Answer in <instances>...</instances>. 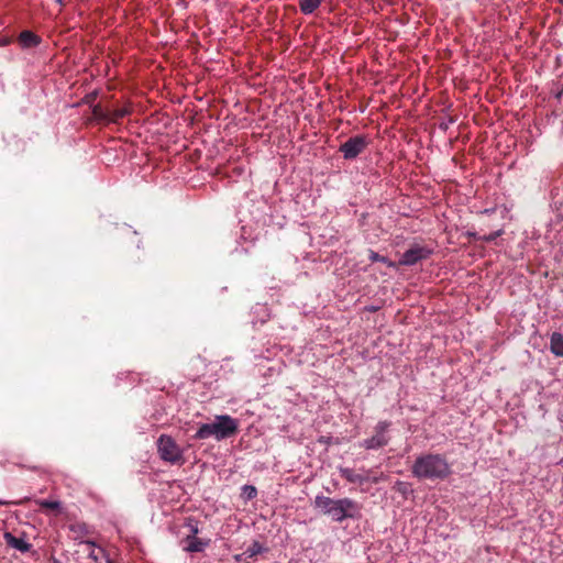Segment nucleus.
Here are the masks:
<instances>
[{
	"label": "nucleus",
	"instance_id": "f3484780",
	"mask_svg": "<svg viewBox=\"0 0 563 563\" xmlns=\"http://www.w3.org/2000/svg\"><path fill=\"white\" fill-rule=\"evenodd\" d=\"M501 234H503V230H497V231L492 232V233H489L487 235L478 236L477 239L483 241V242H487L488 243V242L495 241Z\"/></svg>",
	"mask_w": 563,
	"mask_h": 563
},
{
	"label": "nucleus",
	"instance_id": "412c9836",
	"mask_svg": "<svg viewBox=\"0 0 563 563\" xmlns=\"http://www.w3.org/2000/svg\"><path fill=\"white\" fill-rule=\"evenodd\" d=\"M244 490L247 493L249 498H254L257 494L256 488L254 486L246 485L244 486Z\"/></svg>",
	"mask_w": 563,
	"mask_h": 563
},
{
	"label": "nucleus",
	"instance_id": "9b49d317",
	"mask_svg": "<svg viewBox=\"0 0 563 563\" xmlns=\"http://www.w3.org/2000/svg\"><path fill=\"white\" fill-rule=\"evenodd\" d=\"M18 41L23 48H31L37 46L41 38L31 31H23L20 33Z\"/></svg>",
	"mask_w": 563,
	"mask_h": 563
},
{
	"label": "nucleus",
	"instance_id": "2eb2a0df",
	"mask_svg": "<svg viewBox=\"0 0 563 563\" xmlns=\"http://www.w3.org/2000/svg\"><path fill=\"white\" fill-rule=\"evenodd\" d=\"M130 113L129 109L123 107V108H118V109H114L111 114H110V120L112 122H118L119 120L125 118L128 114Z\"/></svg>",
	"mask_w": 563,
	"mask_h": 563
},
{
	"label": "nucleus",
	"instance_id": "4468645a",
	"mask_svg": "<svg viewBox=\"0 0 563 563\" xmlns=\"http://www.w3.org/2000/svg\"><path fill=\"white\" fill-rule=\"evenodd\" d=\"M323 0H298L299 9L303 14L313 13Z\"/></svg>",
	"mask_w": 563,
	"mask_h": 563
},
{
	"label": "nucleus",
	"instance_id": "dca6fc26",
	"mask_svg": "<svg viewBox=\"0 0 563 563\" xmlns=\"http://www.w3.org/2000/svg\"><path fill=\"white\" fill-rule=\"evenodd\" d=\"M263 551H264L263 545L260 542L254 541L247 548V550L245 551V554H247L249 558H253V556H256L257 554H261Z\"/></svg>",
	"mask_w": 563,
	"mask_h": 563
},
{
	"label": "nucleus",
	"instance_id": "f8f14e48",
	"mask_svg": "<svg viewBox=\"0 0 563 563\" xmlns=\"http://www.w3.org/2000/svg\"><path fill=\"white\" fill-rule=\"evenodd\" d=\"M387 444H388V438L386 437V434L375 433V435H373L372 438L366 439L364 441L363 446L367 450H375V449L383 448Z\"/></svg>",
	"mask_w": 563,
	"mask_h": 563
},
{
	"label": "nucleus",
	"instance_id": "b1692460",
	"mask_svg": "<svg viewBox=\"0 0 563 563\" xmlns=\"http://www.w3.org/2000/svg\"><path fill=\"white\" fill-rule=\"evenodd\" d=\"M4 504H5L4 501L0 500V506H2V505H4Z\"/></svg>",
	"mask_w": 563,
	"mask_h": 563
},
{
	"label": "nucleus",
	"instance_id": "7ed1b4c3",
	"mask_svg": "<svg viewBox=\"0 0 563 563\" xmlns=\"http://www.w3.org/2000/svg\"><path fill=\"white\" fill-rule=\"evenodd\" d=\"M238 432V420L229 415H220L216 416L213 422L201 424L194 435V439L205 440L210 437H214L216 440L221 441L234 437Z\"/></svg>",
	"mask_w": 563,
	"mask_h": 563
},
{
	"label": "nucleus",
	"instance_id": "423d86ee",
	"mask_svg": "<svg viewBox=\"0 0 563 563\" xmlns=\"http://www.w3.org/2000/svg\"><path fill=\"white\" fill-rule=\"evenodd\" d=\"M431 253L430 249L415 244L401 255L398 264L401 266H412L420 261L427 260Z\"/></svg>",
	"mask_w": 563,
	"mask_h": 563
},
{
	"label": "nucleus",
	"instance_id": "0eeeda50",
	"mask_svg": "<svg viewBox=\"0 0 563 563\" xmlns=\"http://www.w3.org/2000/svg\"><path fill=\"white\" fill-rule=\"evenodd\" d=\"M189 534L181 541L186 552H202L209 544V540L197 538L199 529L197 526H189Z\"/></svg>",
	"mask_w": 563,
	"mask_h": 563
},
{
	"label": "nucleus",
	"instance_id": "5701e85b",
	"mask_svg": "<svg viewBox=\"0 0 563 563\" xmlns=\"http://www.w3.org/2000/svg\"><path fill=\"white\" fill-rule=\"evenodd\" d=\"M53 563H62V562H59L58 560H56V559H55V560L53 561Z\"/></svg>",
	"mask_w": 563,
	"mask_h": 563
},
{
	"label": "nucleus",
	"instance_id": "f257e3e1",
	"mask_svg": "<svg viewBox=\"0 0 563 563\" xmlns=\"http://www.w3.org/2000/svg\"><path fill=\"white\" fill-rule=\"evenodd\" d=\"M411 473L418 479L442 481L451 474V467L445 456L428 453L416 459Z\"/></svg>",
	"mask_w": 563,
	"mask_h": 563
},
{
	"label": "nucleus",
	"instance_id": "f03ea898",
	"mask_svg": "<svg viewBox=\"0 0 563 563\" xmlns=\"http://www.w3.org/2000/svg\"><path fill=\"white\" fill-rule=\"evenodd\" d=\"M314 507L335 522H342L345 519H355L360 516L361 510L358 503L347 497L332 499L327 496H317Z\"/></svg>",
	"mask_w": 563,
	"mask_h": 563
},
{
	"label": "nucleus",
	"instance_id": "a211bd4d",
	"mask_svg": "<svg viewBox=\"0 0 563 563\" xmlns=\"http://www.w3.org/2000/svg\"><path fill=\"white\" fill-rule=\"evenodd\" d=\"M368 258L373 263L374 262H382V263H387L389 266H394V264L389 263L385 256H382V255H379L378 253H376L374 251H371Z\"/></svg>",
	"mask_w": 563,
	"mask_h": 563
},
{
	"label": "nucleus",
	"instance_id": "393cba45",
	"mask_svg": "<svg viewBox=\"0 0 563 563\" xmlns=\"http://www.w3.org/2000/svg\"><path fill=\"white\" fill-rule=\"evenodd\" d=\"M107 563H113V562H112L111 560H109V559H108V560H107Z\"/></svg>",
	"mask_w": 563,
	"mask_h": 563
},
{
	"label": "nucleus",
	"instance_id": "6e6552de",
	"mask_svg": "<svg viewBox=\"0 0 563 563\" xmlns=\"http://www.w3.org/2000/svg\"><path fill=\"white\" fill-rule=\"evenodd\" d=\"M341 477L345 478L347 482L353 484H364L365 482L372 481L373 483H378V477H369V472L365 475L361 473H356L354 470L349 467H340L339 468Z\"/></svg>",
	"mask_w": 563,
	"mask_h": 563
},
{
	"label": "nucleus",
	"instance_id": "20e7f679",
	"mask_svg": "<svg viewBox=\"0 0 563 563\" xmlns=\"http://www.w3.org/2000/svg\"><path fill=\"white\" fill-rule=\"evenodd\" d=\"M157 450L161 459L166 462L179 464L184 461L181 449L170 435L162 434L158 438Z\"/></svg>",
	"mask_w": 563,
	"mask_h": 563
},
{
	"label": "nucleus",
	"instance_id": "ddd939ff",
	"mask_svg": "<svg viewBox=\"0 0 563 563\" xmlns=\"http://www.w3.org/2000/svg\"><path fill=\"white\" fill-rule=\"evenodd\" d=\"M550 350L559 357L563 356V334L553 332L550 339Z\"/></svg>",
	"mask_w": 563,
	"mask_h": 563
},
{
	"label": "nucleus",
	"instance_id": "aec40b11",
	"mask_svg": "<svg viewBox=\"0 0 563 563\" xmlns=\"http://www.w3.org/2000/svg\"><path fill=\"white\" fill-rule=\"evenodd\" d=\"M390 423L387 422V421H380L377 423L376 426V433L379 434V433H383L385 434L387 429L389 428Z\"/></svg>",
	"mask_w": 563,
	"mask_h": 563
},
{
	"label": "nucleus",
	"instance_id": "39448f33",
	"mask_svg": "<svg viewBox=\"0 0 563 563\" xmlns=\"http://www.w3.org/2000/svg\"><path fill=\"white\" fill-rule=\"evenodd\" d=\"M368 145V137L366 135L358 134L343 142L339 147V152L345 159L351 161L355 159L360 154H362Z\"/></svg>",
	"mask_w": 563,
	"mask_h": 563
},
{
	"label": "nucleus",
	"instance_id": "4be33fe9",
	"mask_svg": "<svg viewBox=\"0 0 563 563\" xmlns=\"http://www.w3.org/2000/svg\"><path fill=\"white\" fill-rule=\"evenodd\" d=\"M55 1H56V3H58L62 7L65 5V1L64 0H55Z\"/></svg>",
	"mask_w": 563,
	"mask_h": 563
},
{
	"label": "nucleus",
	"instance_id": "1a4fd4ad",
	"mask_svg": "<svg viewBox=\"0 0 563 563\" xmlns=\"http://www.w3.org/2000/svg\"><path fill=\"white\" fill-rule=\"evenodd\" d=\"M77 553H84L93 562H98L100 556L104 554L101 548H97L91 541H80L77 544Z\"/></svg>",
	"mask_w": 563,
	"mask_h": 563
},
{
	"label": "nucleus",
	"instance_id": "6ab92c4d",
	"mask_svg": "<svg viewBox=\"0 0 563 563\" xmlns=\"http://www.w3.org/2000/svg\"><path fill=\"white\" fill-rule=\"evenodd\" d=\"M40 506L42 508L51 509V510H57L60 508V504L58 501L53 500H42L40 503Z\"/></svg>",
	"mask_w": 563,
	"mask_h": 563
},
{
	"label": "nucleus",
	"instance_id": "9d476101",
	"mask_svg": "<svg viewBox=\"0 0 563 563\" xmlns=\"http://www.w3.org/2000/svg\"><path fill=\"white\" fill-rule=\"evenodd\" d=\"M3 537L5 540V543L9 547L16 549L21 552H27L32 548V545L29 542H26L24 539L16 538L10 532H5Z\"/></svg>",
	"mask_w": 563,
	"mask_h": 563
}]
</instances>
